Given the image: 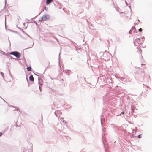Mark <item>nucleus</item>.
Instances as JSON below:
<instances>
[{
  "label": "nucleus",
  "instance_id": "nucleus-1",
  "mask_svg": "<svg viewBox=\"0 0 152 152\" xmlns=\"http://www.w3.org/2000/svg\"><path fill=\"white\" fill-rule=\"evenodd\" d=\"M110 54L107 51H105L103 53L102 58L105 61H108L110 59Z\"/></svg>",
  "mask_w": 152,
  "mask_h": 152
},
{
  "label": "nucleus",
  "instance_id": "nucleus-2",
  "mask_svg": "<svg viewBox=\"0 0 152 152\" xmlns=\"http://www.w3.org/2000/svg\"><path fill=\"white\" fill-rule=\"evenodd\" d=\"M10 54L18 58H20L21 55L19 52L16 51L12 52L10 53Z\"/></svg>",
  "mask_w": 152,
  "mask_h": 152
},
{
  "label": "nucleus",
  "instance_id": "nucleus-3",
  "mask_svg": "<svg viewBox=\"0 0 152 152\" xmlns=\"http://www.w3.org/2000/svg\"><path fill=\"white\" fill-rule=\"evenodd\" d=\"M50 18V16L49 15L45 14L43 15L41 18L39 19V21H45L47 19H49Z\"/></svg>",
  "mask_w": 152,
  "mask_h": 152
},
{
  "label": "nucleus",
  "instance_id": "nucleus-4",
  "mask_svg": "<svg viewBox=\"0 0 152 152\" xmlns=\"http://www.w3.org/2000/svg\"><path fill=\"white\" fill-rule=\"evenodd\" d=\"M64 27V25H58V29L60 32H62L63 30V28Z\"/></svg>",
  "mask_w": 152,
  "mask_h": 152
},
{
  "label": "nucleus",
  "instance_id": "nucleus-5",
  "mask_svg": "<svg viewBox=\"0 0 152 152\" xmlns=\"http://www.w3.org/2000/svg\"><path fill=\"white\" fill-rule=\"evenodd\" d=\"M143 42V41H141V39L140 38H136L134 41V43L135 42H136L137 43H138V44H141L142 43V42Z\"/></svg>",
  "mask_w": 152,
  "mask_h": 152
},
{
  "label": "nucleus",
  "instance_id": "nucleus-6",
  "mask_svg": "<svg viewBox=\"0 0 152 152\" xmlns=\"http://www.w3.org/2000/svg\"><path fill=\"white\" fill-rule=\"evenodd\" d=\"M51 108L52 109L55 110V111L54 112V113L56 116H57V113H56V110L57 108V107H56V104L55 105V104H54L52 106Z\"/></svg>",
  "mask_w": 152,
  "mask_h": 152
},
{
  "label": "nucleus",
  "instance_id": "nucleus-7",
  "mask_svg": "<svg viewBox=\"0 0 152 152\" xmlns=\"http://www.w3.org/2000/svg\"><path fill=\"white\" fill-rule=\"evenodd\" d=\"M38 80H39V88L40 91H41V87L42 86V84L41 83V80L40 79L39 77H38Z\"/></svg>",
  "mask_w": 152,
  "mask_h": 152
},
{
  "label": "nucleus",
  "instance_id": "nucleus-8",
  "mask_svg": "<svg viewBox=\"0 0 152 152\" xmlns=\"http://www.w3.org/2000/svg\"><path fill=\"white\" fill-rule=\"evenodd\" d=\"M53 1V0H46V4L47 5L50 3L52 2Z\"/></svg>",
  "mask_w": 152,
  "mask_h": 152
},
{
  "label": "nucleus",
  "instance_id": "nucleus-9",
  "mask_svg": "<svg viewBox=\"0 0 152 152\" xmlns=\"http://www.w3.org/2000/svg\"><path fill=\"white\" fill-rule=\"evenodd\" d=\"M29 80L31 81H33L34 80V78L32 75H31L29 77Z\"/></svg>",
  "mask_w": 152,
  "mask_h": 152
},
{
  "label": "nucleus",
  "instance_id": "nucleus-10",
  "mask_svg": "<svg viewBox=\"0 0 152 152\" xmlns=\"http://www.w3.org/2000/svg\"><path fill=\"white\" fill-rule=\"evenodd\" d=\"M32 149L31 148L29 149L28 150H25L24 152H32Z\"/></svg>",
  "mask_w": 152,
  "mask_h": 152
},
{
  "label": "nucleus",
  "instance_id": "nucleus-11",
  "mask_svg": "<svg viewBox=\"0 0 152 152\" xmlns=\"http://www.w3.org/2000/svg\"><path fill=\"white\" fill-rule=\"evenodd\" d=\"M62 118H60V120H61L64 123V124L66 126H67V123H66V121H65L64 120H62Z\"/></svg>",
  "mask_w": 152,
  "mask_h": 152
},
{
  "label": "nucleus",
  "instance_id": "nucleus-12",
  "mask_svg": "<svg viewBox=\"0 0 152 152\" xmlns=\"http://www.w3.org/2000/svg\"><path fill=\"white\" fill-rule=\"evenodd\" d=\"M20 31H22L23 34H25L27 36L31 38V37L28 34H27L25 31H24L23 30V29H20Z\"/></svg>",
  "mask_w": 152,
  "mask_h": 152
},
{
  "label": "nucleus",
  "instance_id": "nucleus-13",
  "mask_svg": "<svg viewBox=\"0 0 152 152\" xmlns=\"http://www.w3.org/2000/svg\"><path fill=\"white\" fill-rule=\"evenodd\" d=\"M58 6H59V7H58V8L59 9H61L62 8V5L61 3L58 2Z\"/></svg>",
  "mask_w": 152,
  "mask_h": 152
},
{
  "label": "nucleus",
  "instance_id": "nucleus-14",
  "mask_svg": "<svg viewBox=\"0 0 152 152\" xmlns=\"http://www.w3.org/2000/svg\"><path fill=\"white\" fill-rule=\"evenodd\" d=\"M122 83H125V82L127 81V79L126 78H124L123 80H122Z\"/></svg>",
  "mask_w": 152,
  "mask_h": 152
},
{
  "label": "nucleus",
  "instance_id": "nucleus-15",
  "mask_svg": "<svg viewBox=\"0 0 152 152\" xmlns=\"http://www.w3.org/2000/svg\"><path fill=\"white\" fill-rule=\"evenodd\" d=\"M87 83H88V84H90V85H91V86H88L90 88H94L95 86L94 85H92L90 83L87 82Z\"/></svg>",
  "mask_w": 152,
  "mask_h": 152
},
{
  "label": "nucleus",
  "instance_id": "nucleus-16",
  "mask_svg": "<svg viewBox=\"0 0 152 152\" xmlns=\"http://www.w3.org/2000/svg\"><path fill=\"white\" fill-rule=\"evenodd\" d=\"M64 104L63 103H61L60 101H58V106L59 105V106L61 107V106L62 105Z\"/></svg>",
  "mask_w": 152,
  "mask_h": 152
},
{
  "label": "nucleus",
  "instance_id": "nucleus-17",
  "mask_svg": "<svg viewBox=\"0 0 152 152\" xmlns=\"http://www.w3.org/2000/svg\"><path fill=\"white\" fill-rule=\"evenodd\" d=\"M62 114V112L60 110H58V115L60 116V115Z\"/></svg>",
  "mask_w": 152,
  "mask_h": 152
},
{
  "label": "nucleus",
  "instance_id": "nucleus-18",
  "mask_svg": "<svg viewBox=\"0 0 152 152\" xmlns=\"http://www.w3.org/2000/svg\"><path fill=\"white\" fill-rule=\"evenodd\" d=\"M27 70L28 71H31V66H29V67H28L27 68Z\"/></svg>",
  "mask_w": 152,
  "mask_h": 152
},
{
  "label": "nucleus",
  "instance_id": "nucleus-19",
  "mask_svg": "<svg viewBox=\"0 0 152 152\" xmlns=\"http://www.w3.org/2000/svg\"><path fill=\"white\" fill-rule=\"evenodd\" d=\"M11 107H15V109L14 110H19V109L18 107H15L13 106H12Z\"/></svg>",
  "mask_w": 152,
  "mask_h": 152
},
{
  "label": "nucleus",
  "instance_id": "nucleus-20",
  "mask_svg": "<svg viewBox=\"0 0 152 152\" xmlns=\"http://www.w3.org/2000/svg\"><path fill=\"white\" fill-rule=\"evenodd\" d=\"M116 77L119 79L120 80H123V79L124 78H123L122 77Z\"/></svg>",
  "mask_w": 152,
  "mask_h": 152
},
{
  "label": "nucleus",
  "instance_id": "nucleus-21",
  "mask_svg": "<svg viewBox=\"0 0 152 152\" xmlns=\"http://www.w3.org/2000/svg\"><path fill=\"white\" fill-rule=\"evenodd\" d=\"M25 20L27 23H29V20L28 19H26Z\"/></svg>",
  "mask_w": 152,
  "mask_h": 152
},
{
  "label": "nucleus",
  "instance_id": "nucleus-22",
  "mask_svg": "<svg viewBox=\"0 0 152 152\" xmlns=\"http://www.w3.org/2000/svg\"><path fill=\"white\" fill-rule=\"evenodd\" d=\"M10 31H11V32H14V33H17V32L14 31H13V30H10V29H8Z\"/></svg>",
  "mask_w": 152,
  "mask_h": 152
},
{
  "label": "nucleus",
  "instance_id": "nucleus-23",
  "mask_svg": "<svg viewBox=\"0 0 152 152\" xmlns=\"http://www.w3.org/2000/svg\"><path fill=\"white\" fill-rule=\"evenodd\" d=\"M134 107L131 106V110H132L133 112L134 111Z\"/></svg>",
  "mask_w": 152,
  "mask_h": 152
},
{
  "label": "nucleus",
  "instance_id": "nucleus-24",
  "mask_svg": "<svg viewBox=\"0 0 152 152\" xmlns=\"http://www.w3.org/2000/svg\"><path fill=\"white\" fill-rule=\"evenodd\" d=\"M137 137L139 138H140L141 137V134H139L137 136Z\"/></svg>",
  "mask_w": 152,
  "mask_h": 152
},
{
  "label": "nucleus",
  "instance_id": "nucleus-25",
  "mask_svg": "<svg viewBox=\"0 0 152 152\" xmlns=\"http://www.w3.org/2000/svg\"><path fill=\"white\" fill-rule=\"evenodd\" d=\"M142 28H140L138 29V31L139 32H141L142 31Z\"/></svg>",
  "mask_w": 152,
  "mask_h": 152
},
{
  "label": "nucleus",
  "instance_id": "nucleus-26",
  "mask_svg": "<svg viewBox=\"0 0 152 152\" xmlns=\"http://www.w3.org/2000/svg\"><path fill=\"white\" fill-rule=\"evenodd\" d=\"M44 9H45V10H46V11H47L48 10V8L47 7H44Z\"/></svg>",
  "mask_w": 152,
  "mask_h": 152
},
{
  "label": "nucleus",
  "instance_id": "nucleus-27",
  "mask_svg": "<svg viewBox=\"0 0 152 152\" xmlns=\"http://www.w3.org/2000/svg\"><path fill=\"white\" fill-rule=\"evenodd\" d=\"M1 74L2 76L3 77H4V74L3 72H1Z\"/></svg>",
  "mask_w": 152,
  "mask_h": 152
},
{
  "label": "nucleus",
  "instance_id": "nucleus-28",
  "mask_svg": "<svg viewBox=\"0 0 152 152\" xmlns=\"http://www.w3.org/2000/svg\"><path fill=\"white\" fill-rule=\"evenodd\" d=\"M110 80L111 81V82H110L112 84L113 83V80H112L111 79H110Z\"/></svg>",
  "mask_w": 152,
  "mask_h": 152
},
{
  "label": "nucleus",
  "instance_id": "nucleus-29",
  "mask_svg": "<svg viewBox=\"0 0 152 152\" xmlns=\"http://www.w3.org/2000/svg\"><path fill=\"white\" fill-rule=\"evenodd\" d=\"M56 127H55V126H54V127H53V128L54 129H55V130L56 131Z\"/></svg>",
  "mask_w": 152,
  "mask_h": 152
},
{
  "label": "nucleus",
  "instance_id": "nucleus-30",
  "mask_svg": "<svg viewBox=\"0 0 152 152\" xmlns=\"http://www.w3.org/2000/svg\"><path fill=\"white\" fill-rule=\"evenodd\" d=\"M34 23H35L36 25H37V23L35 21H34Z\"/></svg>",
  "mask_w": 152,
  "mask_h": 152
},
{
  "label": "nucleus",
  "instance_id": "nucleus-31",
  "mask_svg": "<svg viewBox=\"0 0 152 152\" xmlns=\"http://www.w3.org/2000/svg\"><path fill=\"white\" fill-rule=\"evenodd\" d=\"M2 134V132H0V136H1Z\"/></svg>",
  "mask_w": 152,
  "mask_h": 152
},
{
  "label": "nucleus",
  "instance_id": "nucleus-32",
  "mask_svg": "<svg viewBox=\"0 0 152 152\" xmlns=\"http://www.w3.org/2000/svg\"><path fill=\"white\" fill-rule=\"evenodd\" d=\"M17 28H18L20 30V29H22V28H20L19 27H18L17 26Z\"/></svg>",
  "mask_w": 152,
  "mask_h": 152
},
{
  "label": "nucleus",
  "instance_id": "nucleus-33",
  "mask_svg": "<svg viewBox=\"0 0 152 152\" xmlns=\"http://www.w3.org/2000/svg\"><path fill=\"white\" fill-rule=\"evenodd\" d=\"M17 28H18L20 30V29H22V28H20L19 27H18L17 26Z\"/></svg>",
  "mask_w": 152,
  "mask_h": 152
},
{
  "label": "nucleus",
  "instance_id": "nucleus-34",
  "mask_svg": "<svg viewBox=\"0 0 152 152\" xmlns=\"http://www.w3.org/2000/svg\"><path fill=\"white\" fill-rule=\"evenodd\" d=\"M139 51L141 53L142 52V50L140 49V50H139Z\"/></svg>",
  "mask_w": 152,
  "mask_h": 152
},
{
  "label": "nucleus",
  "instance_id": "nucleus-35",
  "mask_svg": "<svg viewBox=\"0 0 152 152\" xmlns=\"http://www.w3.org/2000/svg\"><path fill=\"white\" fill-rule=\"evenodd\" d=\"M126 5H128V4L126 1Z\"/></svg>",
  "mask_w": 152,
  "mask_h": 152
},
{
  "label": "nucleus",
  "instance_id": "nucleus-36",
  "mask_svg": "<svg viewBox=\"0 0 152 152\" xmlns=\"http://www.w3.org/2000/svg\"><path fill=\"white\" fill-rule=\"evenodd\" d=\"M135 28V27H133V26H132V29H133V28Z\"/></svg>",
  "mask_w": 152,
  "mask_h": 152
},
{
  "label": "nucleus",
  "instance_id": "nucleus-37",
  "mask_svg": "<svg viewBox=\"0 0 152 152\" xmlns=\"http://www.w3.org/2000/svg\"><path fill=\"white\" fill-rule=\"evenodd\" d=\"M16 127H19L20 126V125H19V126H18L17 125H16Z\"/></svg>",
  "mask_w": 152,
  "mask_h": 152
},
{
  "label": "nucleus",
  "instance_id": "nucleus-38",
  "mask_svg": "<svg viewBox=\"0 0 152 152\" xmlns=\"http://www.w3.org/2000/svg\"><path fill=\"white\" fill-rule=\"evenodd\" d=\"M131 30H130V31H129V34H131V33H130V32H131Z\"/></svg>",
  "mask_w": 152,
  "mask_h": 152
},
{
  "label": "nucleus",
  "instance_id": "nucleus-39",
  "mask_svg": "<svg viewBox=\"0 0 152 152\" xmlns=\"http://www.w3.org/2000/svg\"><path fill=\"white\" fill-rule=\"evenodd\" d=\"M25 24H26L25 23H23V26H24L25 25Z\"/></svg>",
  "mask_w": 152,
  "mask_h": 152
},
{
  "label": "nucleus",
  "instance_id": "nucleus-40",
  "mask_svg": "<svg viewBox=\"0 0 152 152\" xmlns=\"http://www.w3.org/2000/svg\"><path fill=\"white\" fill-rule=\"evenodd\" d=\"M60 53L59 54V58H58V59H59L60 58Z\"/></svg>",
  "mask_w": 152,
  "mask_h": 152
},
{
  "label": "nucleus",
  "instance_id": "nucleus-41",
  "mask_svg": "<svg viewBox=\"0 0 152 152\" xmlns=\"http://www.w3.org/2000/svg\"><path fill=\"white\" fill-rule=\"evenodd\" d=\"M102 118H101V119H100V120H101V124H102Z\"/></svg>",
  "mask_w": 152,
  "mask_h": 152
},
{
  "label": "nucleus",
  "instance_id": "nucleus-42",
  "mask_svg": "<svg viewBox=\"0 0 152 152\" xmlns=\"http://www.w3.org/2000/svg\"><path fill=\"white\" fill-rule=\"evenodd\" d=\"M131 130H132V132H133V131H134V130H132V129H131Z\"/></svg>",
  "mask_w": 152,
  "mask_h": 152
},
{
  "label": "nucleus",
  "instance_id": "nucleus-43",
  "mask_svg": "<svg viewBox=\"0 0 152 152\" xmlns=\"http://www.w3.org/2000/svg\"><path fill=\"white\" fill-rule=\"evenodd\" d=\"M103 142V145H104V142Z\"/></svg>",
  "mask_w": 152,
  "mask_h": 152
},
{
  "label": "nucleus",
  "instance_id": "nucleus-44",
  "mask_svg": "<svg viewBox=\"0 0 152 152\" xmlns=\"http://www.w3.org/2000/svg\"><path fill=\"white\" fill-rule=\"evenodd\" d=\"M26 80H27V81H28V78L27 77H26Z\"/></svg>",
  "mask_w": 152,
  "mask_h": 152
},
{
  "label": "nucleus",
  "instance_id": "nucleus-45",
  "mask_svg": "<svg viewBox=\"0 0 152 152\" xmlns=\"http://www.w3.org/2000/svg\"><path fill=\"white\" fill-rule=\"evenodd\" d=\"M26 80H27V81H28V78L27 77H26Z\"/></svg>",
  "mask_w": 152,
  "mask_h": 152
},
{
  "label": "nucleus",
  "instance_id": "nucleus-46",
  "mask_svg": "<svg viewBox=\"0 0 152 152\" xmlns=\"http://www.w3.org/2000/svg\"><path fill=\"white\" fill-rule=\"evenodd\" d=\"M144 38V37H143L142 38V39H143Z\"/></svg>",
  "mask_w": 152,
  "mask_h": 152
},
{
  "label": "nucleus",
  "instance_id": "nucleus-47",
  "mask_svg": "<svg viewBox=\"0 0 152 152\" xmlns=\"http://www.w3.org/2000/svg\"><path fill=\"white\" fill-rule=\"evenodd\" d=\"M58 64H59V66L60 67V64H59V62H58Z\"/></svg>",
  "mask_w": 152,
  "mask_h": 152
},
{
  "label": "nucleus",
  "instance_id": "nucleus-48",
  "mask_svg": "<svg viewBox=\"0 0 152 152\" xmlns=\"http://www.w3.org/2000/svg\"><path fill=\"white\" fill-rule=\"evenodd\" d=\"M5 4H6V0H5Z\"/></svg>",
  "mask_w": 152,
  "mask_h": 152
},
{
  "label": "nucleus",
  "instance_id": "nucleus-49",
  "mask_svg": "<svg viewBox=\"0 0 152 152\" xmlns=\"http://www.w3.org/2000/svg\"><path fill=\"white\" fill-rule=\"evenodd\" d=\"M63 10L64 11V8H63Z\"/></svg>",
  "mask_w": 152,
  "mask_h": 152
},
{
  "label": "nucleus",
  "instance_id": "nucleus-50",
  "mask_svg": "<svg viewBox=\"0 0 152 152\" xmlns=\"http://www.w3.org/2000/svg\"><path fill=\"white\" fill-rule=\"evenodd\" d=\"M10 75H11V77H12V76H11V74H10Z\"/></svg>",
  "mask_w": 152,
  "mask_h": 152
},
{
  "label": "nucleus",
  "instance_id": "nucleus-51",
  "mask_svg": "<svg viewBox=\"0 0 152 152\" xmlns=\"http://www.w3.org/2000/svg\"><path fill=\"white\" fill-rule=\"evenodd\" d=\"M121 113H124V112H121Z\"/></svg>",
  "mask_w": 152,
  "mask_h": 152
},
{
  "label": "nucleus",
  "instance_id": "nucleus-52",
  "mask_svg": "<svg viewBox=\"0 0 152 152\" xmlns=\"http://www.w3.org/2000/svg\"><path fill=\"white\" fill-rule=\"evenodd\" d=\"M4 102H6V103H7V102H6L4 100Z\"/></svg>",
  "mask_w": 152,
  "mask_h": 152
},
{
  "label": "nucleus",
  "instance_id": "nucleus-53",
  "mask_svg": "<svg viewBox=\"0 0 152 152\" xmlns=\"http://www.w3.org/2000/svg\"><path fill=\"white\" fill-rule=\"evenodd\" d=\"M143 64H141V65H142Z\"/></svg>",
  "mask_w": 152,
  "mask_h": 152
},
{
  "label": "nucleus",
  "instance_id": "nucleus-54",
  "mask_svg": "<svg viewBox=\"0 0 152 152\" xmlns=\"http://www.w3.org/2000/svg\"><path fill=\"white\" fill-rule=\"evenodd\" d=\"M130 7H130V6H129V8H130Z\"/></svg>",
  "mask_w": 152,
  "mask_h": 152
},
{
  "label": "nucleus",
  "instance_id": "nucleus-55",
  "mask_svg": "<svg viewBox=\"0 0 152 152\" xmlns=\"http://www.w3.org/2000/svg\"><path fill=\"white\" fill-rule=\"evenodd\" d=\"M84 79L85 80H86V78H84Z\"/></svg>",
  "mask_w": 152,
  "mask_h": 152
},
{
  "label": "nucleus",
  "instance_id": "nucleus-56",
  "mask_svg": "<svg viewBox=\"0 0 152 152\" xmlns=\"http://www.w3.org/2000/svg\"><path fill=\"white\" fill-rule=\"evenodd\" d=\"M34 18H31V19H32Z\"/></svg>",
  "mask_w": 152,
  "mask_h": 152
},
{
  "label": "nucleus",
  "instance_id": "nucleus-57",
  "mask_svg": "<svg viewBox=\"0 0 152 152\" xmlns=\"http://www.w3.org/2000/svg\"><path fill=\"white\" fill-rule=\"evenodd\" d=\"M138 68H140V67H138Z\"/></svg>",
  "mask_w": 152,
  "mask_h": 152
},
{
  "label": "nucleus",
  "instance_id": "nucleus-58",
  "mask_svg": "<svg viewBox=\"0 0 152 152\" xmlns=\"http://www.w3.org/2000/svg\"><path fill=\"white\" fill-rule=\"evenodd\" d=\"M33 46V45H32V46H31V47H32V46Z\"/></svg>",
  "mask_w": 152,
  "mask_h": 152
},
{
  "label": "nucleus",
  "instance_id": "nucleus-59",
  "mask_svg": "<svg viewBox=\"0 0 152 152\" xmlns=\"http://www.w3.org/2000/svg\"><path fill=\"white\" fill-rule=\"evenodd\" d=\"M30 48V47H29V48Z\"/></svg>",
  "mask_w": 152,
  "mask_h": 152
},
{
  "label": "nucleus",
  "instance_id": "nucleus-60",
  "mask_svg": "<svg viewBox=\"0 0 152 152\" xmlns=\"http://www.w3.org/2000/svg\"><path fill=\"white\" fill-rule=\"evenodd\" d=\"M138 21H139V20H138Z\"/></svg>",
  "mask_w": 152,
  "mask_h": 152
}]
</instances>
